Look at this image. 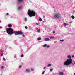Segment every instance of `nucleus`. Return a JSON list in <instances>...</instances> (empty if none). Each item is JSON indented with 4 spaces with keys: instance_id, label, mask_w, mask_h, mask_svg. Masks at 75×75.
I'll use <instances>...</instances> for the list:
<instances>
[{
    "instance_id": "obj_1",
    "label": "nucleus",
    "mask_w": 75,
    "mask_h": 75,
    "mask_svg": "<svg viewBox=\"0 0 75 75\" xmlns=\"http://www.w3.org/2000/svg\"><path fill=\"white\" fill-rule=\"evenodd\" d=\"M67 58L69 59H67V60L64 62V65L68 66V65H70L72 63V59H71V55H68Z\"/></svg>"
},
{
    "instance_id": "obj_2",
    "label": "nucleus",
    "mask_w": 75,
    "mask_h": 75,
    "mask_svg": "<svg viewBox=\"0 0 75 75\" xmlns=\"http://www.w3.org/2000/svg\"><path fill=\"white\" fill-rule=\"evenodd\" d=\"M28 14L29 15L30 17H34L36 15V12L34 11L28 9Z\"/></svg>"
},
{
    "instance_id": "obj_3",
    "label": "nucleus",
    "mask_w": 75,
    "mask_h": 75,
    "mask_svg": "<svg viewBox=\"0 0 75 75\" xmlns=\"http://www.w3.org/2000/svg\"><path fill=\"white\" fill-rule=\"evenodd\" d=\"M6 32L9 35H11L13 34L14 30L11 28H8L6 29Z\"/></svg>"
},
{
    "instance_id": "obj_4",
    "label": "nucleus",
    "mask_w": 75,
    "mask_h": 75,
    "mask_svg": "<svg viewBox=\"0 0 75 75\" xmlns=\"http://www.w3.org/2000/svg\"><path fill=\"white\" fill-rule=\"evenodd\" d=\"M54 16L55 18H61V16L59 13H56L55 14Z\"/></svg>"
},
{
    "instance_id": "obj_5",
    "label": "nucleus",
    "mask_w": 75,
    "mask_h": 75,
    "mask_svg": "<svg viewBox=\"0 0 75 75\" xmlns=\"http://www.w3.org/2000/svg\"><path fill=\"white\" fill-rule=\"evenodd\" d=\"M30 69H27L25 70V71L28 73H30Z\"/></svg>"
},
{
    "instance_id": "obj_6",
    "label": "nucleus",
    "mask_w": 75,
    "mask_h": 75,
    "mask_svg": "<svg viewBox=\"0 0 75 75\" xmlns=\"http://www.w3.org/2000/svg\"><path fill=\"white\" fill-rule=\"evenodd\" d=\"M18 35H22L23 33L22 32V31H18Z\"/></svg>"
},
{
    "instance_id": "obj_7",
    "label": "nucleus",
    "mask_w": 75,
    "mask_h": 75,
    "mask_svg": "<svg viewBox=\"0 0 75 75\" xmlns=\"http://www.w3.org/2000/svg\"><path fill=\"white\" fill-rule=\"evenodd\" d=\"M14 33L15 34V35H18V31H15L14 32Z\"/></svg>"
},
{
    "instance_id": "obj_8",
    "label": "nucleus",
    "mask_w": 75,
    "mask_h": 75,
    "mask_svg": "<svg viewBox=\"0 0 75 75\" xmlns=\"http://www.w3.org/2000/svg\"><path fill=\"white\" fill-rule=\"evenodd\" d=\"M44 40L45 41H50V39L46 38Z\"/></svg>"
},
{
    "instance_id": "obj_9",
    "label": "nucleus",
    "mask_w": 75,
    "mask_h": 75,
    "mask_svg": "<svg viewBox=\"0 0 75 75\" xmlns=\"http://www.w3.org/2000/svg\"><path fill=\"white\" fill-rule=\"evenodd\" d=\"M59 75H64V73L62 72H60L59 73Z\"/></svg>"
},
{
    "instance_id": "obj_10",
    "label": "nucleus",
    "mask_w": 75,
    "mask_h": 75,
    "mask_svg": "<svg viewBox=\"0 0 75 75\" xmlns=\"http://www.w3.org/2000/svg\"><path fill=\"white\" fill-rule=\"evenodd\" d=\"M22 8L23 7H22V6H19L18 7V9L19 10H21V9H22Z\"/></svg>"
},
{
    "instance_id": "obj_11",
    "label": "nucleus",
    "mask_w": 75,
    "mask_h": 75,
    "mask_svg": "<svg viewBox=\"0 0 75 75\" xmlns=\"http://www.w3.org/2000/svg\"><path fill=\"white\" fill-rule=\"evenodd\" d=\"M47 44H45L44 45H43V47H47Z\"/></svg>"
},
{
    "instance_id": "obj_12",
    "label": "nucleus",
    "mask_w": 75,
    "mask_h": 75,
    "mask_svg": "<svg viewBox=\"0 0 75 75\" xmlns=\"http://www.w3.org/2000/svg\"><path fill=\"white\" fill-rule=\"evenodd\" d=\"M54 38H55V37H50V39H53Z\"/></svg>"
},
{
    "instance_id": "obj_13",
    "label": "nucleus",
    "mask_w": 75,
    "mask_h": 75,
    "mask_svg": "<svg viewBox=\"0 0 75 75\" xmlns=\"http://www.w3.org/2000/svg\"><path fill=\"white\" fill-rule=\"evenodd\" d=\"M8 27H12V25H11V24H9L8 25Z\"/></svg>"
},
{
    "instance_id": "obj_14",
    "label": "nucleus",
    "mask_w": 75,
    "mask_h": 75,
    "mask_svg": "<svg viewBox=\"0 0 75 75\" xmlns=\"http://www.w3.org/2000/svg\"><path fill=\"white\" fill-rule=\"evenodd\" d=\"M41 40V37H39L38 38V40Z\"/></svg>"
},
{
    "instance_id": "obj_15",
    "label": "nucleus",
    "mask_w": 75,
    "mask_h": 75,
    "mask_svg": "<svg viewBox=\"0 0 75 75\" xmlns=\"http://www.w3.org/2000/svg\"><path fill=\"white\" fill-rule=\"evenodd\" d=\"M71 18L72 19H74V18H75V16L73 15L71 16Z\"/></svg>"
},
{
    "instance_id": "obj_16",
    "label": "nucleus",
    "mask_w": 75,
    "mask_h": 75,
    "mask_svg": "<svg viewBox=\"0 0 75 75\" xmlns=\"http://www.w3.org/2000/svg\"><path fill=\"white\" fill-rule=\"evenodd\" d=\"M31 71H34V68H31Z\"/></svg>"
},
{
    "instance_id": "obj_17",
    "label": "nucleus",
    "mask_w": 75,
    "mask_h": 75,
    "mask_svg": "<svg viewBox=\"0 0 75 75\" xmlns=\"http://www.w3.org/2000/svg\"><path fill=\"white\" fill-rule=\"evenodd\" d=\"M39 20L40 21H42V19H41V18H39Z\"/></svg>"
},
{
    "instance_id": "obj_18",
    "label": "nucleus",
    "mask_w": 75,
    "mask_h": 75,
    "mask_svg": "<svg viewBox=\"0 0 75 75\" xmlns=\"http://www.w3.org/2000/svg\"><path fill=\"white\" fill-rule=\"evenodd\" d=\"M25 21H27V18H25L24 19Z\"/></svg>"
},
{
    "instance_id": "obj_19",
    "label": "nucleus",
    "mask_w": 75,
    "mask_h": 75,
    "mask_svg": "<svg viewBox=\"0 0 75 75\" xmlns=\"http://www.w3.org/2000/svg\"><path fill=\"white\" fill-rule=\"evenodd\" d=\"M63 25H64V26H67V23H64L63 24Z\"/></svg>"
},
{
    "instance_id": "obj_20",
    "label": "nucleus",
    "mask_w": 75,
    "mask_h": 75,
    "mask_svg": "<svg viewBox=\"0 0 75 75\" xmlns=\"http://www.w3.org/2000/svg\"><path fill=\"white\" fill-rule=\"evenodd\" d=\"M50 45H48L47 46V48H50Z\"/></svg>"
},
{
    "instance_id": "obj_21",
    "label": "nucleus",
    "mask_w": 75,
    "mask_h": 75,
    "mask_svg": "<svg viewBox=\"0 0 75 75\" xmlns=\"http://www.w3.org/2000/svg\"><path fill=\"white\" fill-rule=\"evenodd\" d=\"M52 71H53V69L52 68L50 70V71L51 72H52Z\"/></svg>"
},
{
    "instance_id": "obj_22",
    "label": "nucleus",
    "mask_w": 75,
    "mask_h": 75,
    "mask_svg": "<svg viewBox=\"0 0 75 75\" xmlns=\"http://www.w3.org/2000/svg\"><path fill=\"white\" fill-rule=\"evenodd\" d=\"M51 66V64H49L47 65V67H50Z\"/></svg>"
},
{
    "instance_id": "obj_23",
    "label": "nucleus",
    "mask_w": 75,
    "mask_h": 75,
    "mask_svg": "<svg viewBox=\"0 0 75 75\" xmlns=\"http://www.w3.org/2000/svg\"><path fill=\"white\" fill-rule=\"evenodd\" d=\"M21 67H22V65H20L19 67V68H21Z\"/></svg>"
},
{
    "instance_id": "obj_24",
    "label": "nucleus",
    "mask_w": 75,
    "mask_h": 75,
    "mask_svg": "<svg viewBox=\"0 0 75 75\" xmlns=\"http://www.w3.org/2000/svg\"><path fill=\"white\" fill-rule=\"evenodd\" d=\"M41 31V29H39L38 30H37L38 32H40Z\"/></svg>"
},
{
    "instance_id": "obj_25",
    "label": "nucleus",
    "mask_w": 75,
    "mask_h": 75,
    "mask_svg": "<svg viewBox=\"0 0 75 75\" xmlns=\"http://www.w3.org/2000/svg\"><path fill=\"white\" fill-rule=\"evenodd\" d=\"M21 57H24V55L23 54H21Z\"/></svg>"
},
{
    "instance_id": "obj_26",
    "label": "nucleus",
    "mask_w": 75,
    "mask_h": 75,
    "mask_svg": "<svg viewBox=\"0 0 75 75\" xmlns=\"http://www.w3.org/2000/svg\"><path fill=\"white\" fill-rule=\"evenodd\" d=\"M3 59L4 61H6V59L4 57H3Z\"/></svg>"
},
{
    "instance_id": "obj_27",
    "label": "nucleus",
    "mask_w": 75,
    "mask_h": 75,
    "mask_svg": "<svg viewBox=\"0 0 75 75\" xmlns=\"http://www.w3.org/2000/svg\"><path fill=\"white\" fill-rule=\"evenodd\" d=\"M60 41H61L62 42H63V41H64V40H60Z\"/></svg>"
},
{
    "instance_id": "obj_28",
    "label": "nucleus",
    "mask_w": 75,
    "mask_h": 75,
    "mask_svg": "<svg viewBox=\"0 0 75 75\" xmlns=\"http://www.w3.org/2000/svg\"><path fill=\"white\" fill-rule=\"evenodd\" d=\"M44 73H45V71H43L42 73V75H43L44 74Z\"/></svg>"
},
{
    "instance_id": "obj_29",
    "label": "nucleus",
    "mask_w": 75,
    "mask_h": 75,
    "mask_svg": "<svg viewBox=\"0 0 75 75\" xmlns=\"http://www.w3.org/2000/svg\"><path fill=\"white\" fill-rule=\"evenodd\" d=\"M3 54L2 53L1 54V57L2 56H3Z\"/></svg>"
},
{
    "instance_id": "obj_30",
    "label": "nucleus",
    "mask_w": 75,
    "mask_h": 75,
    "mask_svg": "<svg viewBox=\"0 0 75 75\" xmlns=\"http://www.w3.org/2000/svg\"><path fill=\"white\" fill-rule=\"evenodd\" d=\"M46 68V67L45 66L44 67V68H43V69H45Z\"/></svg>"
},
{
    "instance_id": "obj_31",
    "label": "nucleus",
    "mask_w": 75,
    "mask_h": 75,
    "mask_svg": "<svg viewBox=\"0 0 75 75\" xmlns=\"http://www.w3.org/2000/svg\"><path fill=\"white\" fill-rule=\"evenodd\" d=\"M22 36H23V37H25V35H24V34H22Z\"/></svg>"
},
{
    "instance_id": "obj_32",
    "label": "nucleus",
    "mask_w": 75,
    "mask_h": 75,
    "mask_svg": "<svg viewBox=\"0 0 75 75\" xmlns=\"http://www.w3.org/2000/svg\"><path fill=\"white\" fill-rule=\"evenodd\" d=\"M25 28L26 29H27V28H28V27L27 26H25Z\"/></svg>"
},
{
    "instance_id": "obj_33",
    "label": "nucleus",
    "mask_w": 75,
    "mask_h": 75,
    "mask_svg": "<svg viewBox=\"0 0 75 75\" xmlns=\"http://www.w3.org/2000/svg\"><path fill=\"white\" fill-rule=\"evenodd\" d=\"M36 25H39V24H40V23H36Z\"/></svg>"
},
{
    "instance_id": "obj_34",
    "label": "nucleus",
    "mask_w": 75,
    "mask_h": 75,
    "mask_svg": "<svg viewBox=\"0 0 75 75\" xmlns=\"http://www.w3.org/2000/svg\"><path fill=\"white\" fill-rule=\"evenodd\" d=\"M72 22H69V24H72Z\"/></svg>"
},
{
    "instance_id": "obj_35",
    "label": "nucleus",
    "mask_w": 75,
    "mask_h": 75,
    "mask_svg": "<svg viewBox=\"0 0 75 75\" xmlns=\"http://www.w3.org/2000/svg\"><path fill=\"white\" fill-rule=\"evenodd\" d=\"M53 34H54V33H55V31H53Z\"/></svg>"
},
{
    "instance_id": "obj_36",
    "label": "nucleus",
    "mask_w": 75,
    "mask_h": 75,
    "mask_svg": "<svg viewBox=\"0 0 75 75\" xmlns=\"http://www.w3.org/2000/svg\"><path fill=\"white\" fill-rule=\"evenodd\" d=\"M3 28V27L0 26V28L1 29Z\"/></svg>"
},
{
    "instance_id": "obj_37",
    "label": "nucleus",
    "mask_w": 75,
    "mask_h": 75,
    "mask_svg": "<svg viewBox=\"0 0 75 75\" xmlns=\"http://www.w3.org/2000/svg\"><path fill=\"white\" fill-rule=\"evenodd\" d=\"M72 58H74V55H73L72 56Z\"/></svg>"
},
{
    "instance_id": "obj_38",
    "label": "nucleus",
    "mask_w": 75,
    "mask_h": 75,
    "mask_svg": "<svg viewBox=\"0 0 75 75\" xmlns=\"http://www.w3.org/2000/svg\"><path fill=\"white\" fill-rule=\"evenodd\" d=\"M4 68V67H3V66H2V67H1V68L2 69H3V68Z\"/></svg>"
},
{
    "instance_id": "obj_39",
    "label": "nucleus",
    "mask_w": 75,
    "mask_h": 75,
    "mask_svg": "<svg viewBox=\"0 0 75 75\" xmlns=\"http://www.w3.org/2000/svg\"><path fill=\"white\" fill-rule=\"evenodd\" d=\"M7 15L8 16V15H9V13H7Z\"/></svg>"
},
{
    "instance_id": "obj_40",
    "label": "nucleus",
    "mask_w": 75,
    "mask_h": 75,
    "mask_svg": "<svg viewBox=\"0 0 75 75\" xmlns=\"http://www.w3.org/2000/svg\"><path fill=\"white\" fill-rule=\"evenodd\" d=\"M13 16H11V17H10V18H13Z\"/></svg>"
},
{
    "instance_id": "obj_41",
    "label": "nucleus",
    "mask_w": 75,
    "mask_h": 75,
    "mask_svg": "<svg viewBox=\"0 0 75 75\" xmlns=\"http://www.w3.org/2000/svg\"><path fill=\"white\" fill-rule=\"evenodd\" d=\"M43 18H45V16H43Z\"/></svg>"
},
{
    "instance_id": "obj_42",
    "label": "nucleus",
    "mask_w": 75,
    "mask_h": 75,
    "mask_svg": "<svg viewBox=\"0 0 75 75\" xmlns=\"http://www.w3.org/2000/svg\"><path fill=\"white\" fill-rule=\"evenodd\" d=\"M74 75H75V73L74 74Z\"/></svg>"
},
{
    "instance_id": "obj_43",
    "label": "nucleus",
    "mask_w": 75,
    "mask_h": 75,
    "mask_svg": "<svg viewBox=\"0 0 75 75\" xmlns=\"http://www.w3.org/2000/svg\"><path fill=\"white\" fill-rule=\"evenodd\" d=\"M45 22L44 21H43V23H44Z\"/></svg>"
},
{
    "instance_id": "obj_44",
    "label": "nucleus",
    "mask_w": 75,
    "mask_h": 75,
    "mask_svg": "<svg viewBox=\"0 0 75 75\" xmlns=\"http://www.w3.org/2000/svg\"><path fill=\"white\" fill-rule=\"evenodd\" d=\"M1 23V21H0V23Z\"/></svg>"
},
{
    "instance_id": "obj_45",
    "label": "nucleus",
    "mask_w": 75,
    "mask_h": 75,
    "mask_svg": "<svg viewBox=\"0 0 75 75\" xmlns=\"http://www.w3.org/2000/svg\"><path fill=\"white\" fill-rule=\"evenodd\" d=\"M69 68H70V66H69Z\"/></svg>"
},
{
    "instance_id": "obj_46",
    "label": "nucleus",
    "mask_w": 75,
    "mask_h": 75,
    "mask_svg": "<svg viewBox=\"0 0 75 75\" xmlns=\"http://www.w3.org/2000/svg\"><path fill=\"white\" fill-rule=\"evenodd\" d=\"M54 43H55V42H54Z\"/></svg>"
},
{
    "instance_id": "obj_47",
    "label": "nucleus",
    "mask_w": 75,
    "mask_h": 75,
    "mask_svg": "<svg viewBox=\"0 0 75 75\" xmlns=\"http://www.w3.org/2000/svg\"><path fill=\"white\" fill-rule=\"evenodd\" d=\"M1 75H2V74H1Z\"/></svg>"
}]
</instances>
